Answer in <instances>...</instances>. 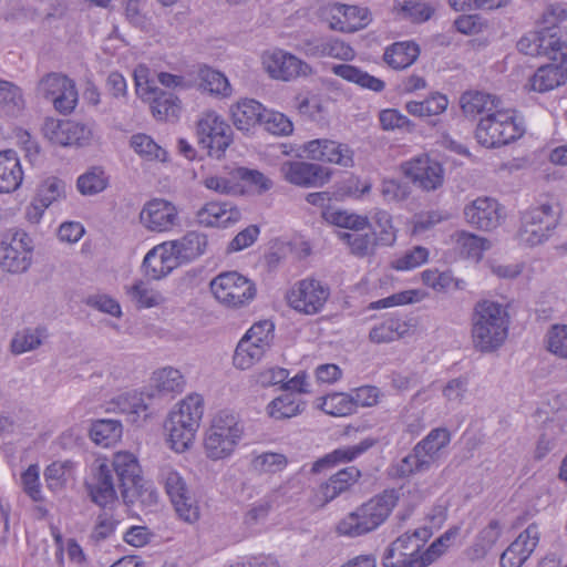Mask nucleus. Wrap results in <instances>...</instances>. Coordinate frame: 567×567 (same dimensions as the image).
<instances>
[{"label":"nucleus","instance_id":"1","mask_svg":"<svg viewBox=\"0 0 567 567\" xmlns=\"http://www.w3.org/2000/svg\"><path fill=\"white\" fill-rule=\"evenodd\" d=\"M471 322L472 342L480 352H494L507 339L509 315L506 307L496 301H478L474 307Z\"/></svg>","mask_w":567,"mask_h":567},{"label":"nucleus","instance_id":"2","mask_svg":"<svg viewBox=\"0 0 567 567\" xmlns=\"http://www.w3.org/2000/svg\"><path fill=\"white\" fill-rule=\"evenodd\" d=\"M204 413V400L197 394H189L168 414L164 429L171 447L183 453L190 447Z\"/></svg>","mask_w":567,"mask_h":567},{"label":"nucleus","instance_id":"3","mask_svg":"<svg viewBox=\"0 0 567 567\" xmlns=\"http://www.w3.org/2000/svg\"><path fill=\"white\" fill-rule=\"evenodd\" d=\"M396 504L393 492H384L349 513L337 525L340 535L359 537L381 526Z\"/></svg>","mask_w":567,"mask_h":567},{"label":"nucleus","instance_id":"4","mask_svg":"<svg viewBox=\"0 0 567 567\" xmlns=\"http://www.w3.org/2000/svg\"><path fill=\"white\" fill-rule=\"evenodd\" d=\"M524 132L516 111L502 104L489 115L481 117L475 130V138L486 148H497L518 140Z\"/></svg>","mask_w":567,"mask_h":567},{"label":"nucleus","instance_id":"5","mask_svg":"<svg viewBox=\"0 0 567 567\" xmlns=\"http://www.w3.org/2000/svg\"><path fill=\"white\" fill-rule=\"evenodd\" d=\"M110 467L116 473L125 504L140 502L143 505H152L157 502L156 492L144 482L137 458L132 453L117 452Z\"/></svg>","mask_w":567,"mask_h":567},{"label":"nucleus","instance_id":"6","mask_svg":"<svg viewBox=\"0 0 567 567\" xmlns=\"http://www.w3.org/2000/svg\"><path fill=\"white\" fill-rule=\"evenodd\" d=\"M244 429L237 416L221 411L212 421L206 432L204 447L210 460H223L231 455Z\"/></svg>","mask_w":567,"mask_h":567},{"label":"nucleus","instance_id":"7","mask_svg":"<svg viewBox=\"0 0 567 567\" xmlns=\"http://www.w3.org/2000/svg\"><path fill=\"white\" fill-rule=\"evenodd\" d=\"M558 219L559 209L549 203L528 209L522 216L519 240L530 247L543 244L550 237Z\"/></svg>","mask_w":567,"mask_h":567},{"label":"nucleus","instance_id":"8","mask_svg":"<svg viewBox=\"0 0 567 567\" xmlns=\"http://www.w3.org/2000/svg\"><path fill=\"white\" fill-rule=\"evenodd\" d=\"M198 145L209 156L220 158L233 142V130L216 112L202 114L196 125Z\"/></svg>","mask_w":567,"mask_h":567},{"label":"nucleus","instance_id":"9","mask_svg":"<svg viewBox=\"0 0 567 567\" xmlns=\"http://www.w3.org/2000/svg\"><path fill=\"white\" fill-rule=\"evenodd\" d=\"M210 290L215 298L229 308L248 305L256 296V287L251 280L237 271L223 272L210 281Z\"/></svg>","mask_w":567,"mask_h":567},{"label":"nucleus","instance_id":"10","mask_svg":"<svg viewBox=\"0 0 567 567\" xmlns=\"http://www.w3.org/2000/svg\"><path fill=\"white\" fill-rule=\"evenodd\" d=\"M432 536L427 527L415 529L413 533H405L398 537L385 550L382 563L384 567H411L415 559H423V548L426 540Z\"/></svg>","mask_w":567,"mask_h":567},{"label":"nucleus","instance_id":"11","mask_svg":"<svg viewBox=\"0 0 567 567\" xmlns=\"http://www.w3.org/2000/svg\"><path fill=\"white\" fill-rule=\"evenodd\" d=\"M330 296V289L321 281L307 278L297 281L287 292L288 305L296 311L313 316L319 313Z\"/></svg>","mask_w":567,"mask_h":567},{"label":"nucleus","instance_id":"12","mask_svg":"<svg viewBox=\"0 0 567 567\" xmlns=\"http://www.w3.org/2000/svg\"><path fill=\"white\" fill-rule=\"evenodd\" d=\"M161 480L178 516L187 523H195L199 518V508L183 476L167 465L161 470Z\"/></svg>","mask_w":567,"mask_h":567},{"label":"nucleus","instance_id":"13","mask_svg":"<svg viewBox=\"0 0 567 567\" xmlns=\"http://www.w3.org/2000/svg\"><path fill=\"white\" fill-rule=\"evenodd\" d=\"M519 52L530 56H546L560 64L567 63V44L556 33L542 29L530 31L517 42Z\"/></svg>","mask_w":567,"mask_h":567},{"label":"nucleus","instance_id":"14","mask_svg":"<svg viewBox=\"0 0 567 567\" xmlns=\"http://www.w3.org/2000/svg\"><path fill=\"white\" fill-rule=\"evenodd\" d=\"M38 93L53 103L54 109L62 113H71L78 103V91L74 82L60 73H49L38 84Z\"/></svg>","mask_w":567,"mask_h":567},{"label":"nucleus","instance_id":"15","mask_svg":"<svg viewBox=\"0 0 567 567\" xmlns=\"http://www.w3.org/2000/svg\"><path fill=\"white\" fill-rule=\"evenodd\" d=\"M279 173L287 183L303 188L321 187L331 178L329 168L306 161H284Z\"/></svg>","mask_w":567,"mask_h":567},{"label":"nucleus","instance_id":"16","mask_svg":"<svg viewBox=\"0 0 567 567\" xmlns=\"http://www.w3.org/2000/svg\"><path fill=\"white\" fill-rule=\"evenodd\" d=\"M31 239L18 229H9L2 239V270L11 274L25 271L31 265Z\"/></svg>","mask_w":567,"mask_h":567},{"label":"nucleus","instance_id":"17","mask_svg":"<svg viewBox=\"0 0 567 567\" xmlns=\"http://www.w3.org/2000/svg\"><path fill=\"white\" fill-rule=\"evenodd\" d=\"M401 171L414 185L426 192L437 189L444 181L442 165L427 155H420L402 163Z\"/></svg>","mask_w":567,"mask_h":567},{"label":"nucleus","instance_id":"18","mask_svg":"<svg viewBox=\"0 0 567 567\" xmlns=\"http://www.w3.org/2000/svg\"><path fill=\"white\" fill-rule=\"evenodd\" d=\"M307 156L317 162L339 165L350 168L354 165V152L346 143L329 138L311 140L303 144Z\"/></svg>","mask_w":567,"mask_h":567},{"label":"nucleus","instance_id":"19","mask_svg":"<svg viewBox=\"0 0 567 567\" xmlns=\"http://www.w3.org/2000/svg\"><path fill=\"white\" fill-rule=\"evenodd\" d=\"M262 63L269 75L277 80L289 81L312 73L308 63L282 50L265 54Z\"/></svg>","mask_w":567,"mask_h":567},{"label":"nucleus","instance_id":"20","mask_svg":"<svg viewBox=\"0 0 567 567\" xmlns=\"http://www.w3.org/2000/svg\"><path fill=\"white\" fill-rule=\"evenodd\" d=\"M464 217L470 225L488 231L501 225L504 215L496 199L478 197L464 207Z\"/></svg>","mask_w":567,"mask_h":567},{"label":"nucleus","instance_id":"21","mask_svg":"<svg viewBox=\"0 0 567 567\" xmlns=\"http://www.w3.org/2000/svg\"><path fill=\"white\" fill-rule=\"evenodd\" d=\"M85 485L92 502L96 505L106 507L116 501L112 468L105 462H96Z\"/></svg>","mask_w":567,"mask_h":567},{"label":"nucleus","instance_id":"22","mask_svg":"<svg viewBox=\"0 0 567 567\" xmlns=\"http://www.w3.org/2000/svg\"><path fill=\"white\" fill-rule=\"evenodd\" d=\"M539 537L537 524L528 525L502 554L501 567H522L537 547Z\"/></svg>","mask_w":567,"mask_h":567},{"label":"nucleus","instance_id":"23","mask_svg":"<svg viewBox=\"0 0 567 567\" xmlns=\"http://www.w3.org/2000/svg\"><path fill=\"white\" fill-rule=\"evenodd\" d=\"M140 219L152 231H166L176 225L178 215L172 203L155 198L145 204Z\"/></svg>","mask_w":567,"mask_h":567},{"label":"nucleus","instance_id":"24","mask_svg":"<svg viewBox=\"0 0 567 567\" xmlns=\"http://www.w3.org/2000/svg\"><path fill=\"white\" fill-rule=\"evenodd\" d=\"M361 477V471L355 466L344 467L331 475L329 480L322 483L316 494V501L319 506L332 502L340 495L349 492Z\"/></svg>","mask_w":567,"mask_h":567},{"label":"nucleus","instance_id":"25","mask_svg":"<svg viewBox=\"0 0 567 567\" xmlns=\"http://www.w3.org/2000/svg\"><path fill=\"white\" fill-rule=\"evenodd\" d=\"M136 92L143 97L152 101L153 114L159 120L176 117L179 112V100L173 93L164 92L150 85L148 81L144 83L141 78L135 75Z\"/></svg>","mask_w":567,"mask_h":567},{"label":"nucleus","instance_id":"26","mask_svg":"<svg viewBox=\"0 0 567 567\" xmlns=\"http://www.w3.org/2000/svg\"><path fill=\"white\" fill-rule=\"evenodd\" d=\"M241 218L240 210L228 202H209L206 203L196 213V220L204 227H223L227 228Z\"/></svg>","mask_w":567,"mask_h":567},{"label":"nucleus","instance_id":"27","mask_svg":"<svg viewBox=\"0 0 567 567\" xmlns=\"http://www.w3.org/2000/svg\"><path fill=\"white\" fill-rule=\"evenodd\" d=\"M328 20L333 30L354 32L367 25L369 11L358 6L333 4L329 9Z\"/></svg>","mask_w":567,"mask_h":567},{"label":"nucleus","instance_id":"28","mask_svg":"<svg viewBox=\"0 0 567 567\" xmlns=\"http://www.w3.org/2000/svg\"><path fill=\"white\" fill-rule=\"evenodd\" d=\"M178 265L176 256L169 249L168 243H163L146 254L142 268L148 278L158 280L167 276Z\"/></svg>","mask_w":567,"mask_h":567},{"label":"nucleus","instance_id":"29","mask_svg":"<svg viewBox=\"0 0 567 567\" xmlns=\"http://www.w3.org/2000/svg\"><path fill=\"white\" fill-rule=\"evenodd\" d=\"M264 112L262 104L254 99H243L230 106L233 124L243 132H249L256 125H260Z\"/></svg>","mask_w":567,"mask_h":567},{"label":"nucleus","instance_id":"30","mask_svg":"<svg viewBox=\"0 0 567 567\" xmlns=\"http://www.w3.org/2000/svg\"><path fill=\"white\" fill-rule=\"evenodd\" d=\"M460 105L465 116H487L502 105V101L489 93L468 91L461 95Z\"/></svg>","mask_w":567,"mask_h":567},{"label":"nucleus","instance_id":"31","mask_svg":"<svg viewBox=\"0 0 567 567\" xmlns=\"http://www.w3.org/2000/svg\"><path fill=\"white\" fill-rule=\"evenodd\" d=\"M167 243L178 264L198 258L206 251L208 246L207 236L197 231H188L181 239Z\"/></svg>","mask_w":567,"mask_h":567},{"label":"nucleus","instance_id":"32","mask_svg":"<svg viewBox=\"0 0 567 567\" xmlns=\"http://www.w3.org/2000/svg\"><path fill=\"white\" fill-rule=\"evenodd\" d=\"M566 70L559 64H547L539 66L530 78L528 87L532 91L544 93L564 84Z\"/></svg>","mask_w":567,"mask_h":567},{"label":"nucleus","instance_id":"33","mask_svg":"<svg viewBox=\"0 0 567 567\" xmlns=\"http://www.w3.org/2000/svg\"><path fill=\"white\" fill-rule=\"evenodd\" d=\"M419 54L420 48L415 42L402 41L388 47L383 60L390 68L401 70L413 64Z\"/></svg>","mask_w":567,"mask_h":567},{"label":"nucleus","instance_id":"34","mask_svg":"<svg viewBox=\"0 0 567 567\" xmlns=\"http://www.w3.org/2000/svg\"><path fill=\"white\" fill-rule=\"evenodd\" d=\"M375 444L373 439H364L357 445L337 449L313 463L311 471L319 473L322 468L340 462H350L367 452Z\"/></svg>","mask_w":567,"mask_h":567},{"label":"nucleus","instance_id":"35","mask_svg":"<svg viewBox=\"0 0 567 567\" xmlns=\"http://www.w3.org/2000/svg\"><path fill=\"white\" fill-rule=\"evenodd\" d=\"M451 441V434L445 427L433 429L422 441L415 446L427 461L430 466L440 458L441 452Z\"/></svg>","mask_w":567,"mask_h":567},{"label":"nucleus","instance_id":"36","mask_svg":"<svg viewBox=\"0 0 567 567\" xmlns=\"http://www.w3.org/2000/svg\"><path fill=\"white\" fill-rule=\"evenodd\" d=\"M126 295L136 309L158 307L165 302V297L143 280L126 287Z\"/></svg>","mask_w":567,"mask_h":567},{"label":"nucleus","instance_id":"37","mask_svg":"<svg viewBox=\"0 0 567 567\" xmlns=\"http://www.w3.org/2000/svg\"><path fill=\"white\" fill-rule=\"evenodd\" d=\"M48 337V329L44 326L24 328L14 334L10 344L11 351L14 354L33 351L40 348Z\"/></svg>","mask_w":567,"mask_h":567},{"label":"nucleus","instance_id":"38","mask_svg":"<svg viewBox=\"0 0 567 567\" xmlns=\"http://www.w3.org/2000/svg\"><path fill=\"white\" fill-rule=\"evenodd\" d=\"M23 181V171L17 153L12 150L2 151V193L17 190Z\"/></svg>","mask_w":567,"mask_h":567},{"label":"nucleus","instance_id":"39","mask_svg":"<svg viewBox=\"0 0 567 567\" xmlns=\"http://www.w3.org/2000/svg\"><path fill=\"white\" fill-rule=\"evenodd\" d=\"M332 71L343 80L353 82L361 87L369 89L373 92H381L385 86V83L381 79L370 75L368 72H364L351 64L334 65Z\"/></svg>","mask_w":567,"mask_h":567},{"label":"nucleus","instance_id":"40","mask_svg":"<svg viewBox=\"0 0 567 567\" xmlns=\"http://www.w3.org/2000/svg\"><path fill=\"white\" fill-rule=\"evenodd\" d=\"M147 408L143 394L133 392L114 398L107 410L126 414L130 422H136L141 413L147 411Z\"/></svg>","mask_w":567,"mask_h":567},{"label":"nucleus","instance_id":"41","mask_svg":"<svg viewBox=\"0 0 567 567\" xmlns=\"http://www.w3.org/2000/svg\"><path fill=\"white\" fill-rule=\"evenodd\" d=\"M303 409L305 402L293 393H286L268 404L267 413L275 420H286L300 414Z\"/></svg>","mask_w":567,"mask_h":567},{"label":"nucleus","instance_id":"42","mask_svg":"<svg viewBox=\"0 0 567 567\" xmlns=\"http://www.w3.org/2000/svg\"><path fill=\"white\" fill-rule=\"evenodd\" d=\"M123 433L122 423L117 420L102 419L92 424L91 439L99 445L110 446L116 443Z\"/></svg>","mask_w":567,"mask_h":567},{"label":"nucleus","instance_id":"43","mask_svg":"<svg viewBox=\"0 0 567 567\" xmlns=\"http://www.w3.org/2000/svg\"><path fill=\"white\" fill-rule=\"evenodd\" d=\"M502 529L503 527L498 520H491L488 525L480 532L475 544L471 547V559L484 558L501 537Z\"/></svg>","mask_w":567,"mask_h":567},{"label":"nucleus","instance_id":"44","mask_svg":"<svg viewBox=\"0 0 567 567\" xmlns=\"http://www.w3.org/2000/svg\"><path fill=\"white\" fill-rule=\"evenodd\" d=\"M408 331L409 327L404 321L389 318L374 326L369 333V338L374 343L391 342L402 338Z\"/></svg>","mask_w":567,"mask_h":567},{"label":"nucleus","instance_id":"45","mask_svg":"<svg viewBox=\"0 0 567 567\" xmlns=\"http://www.w3.org/2000/svg\"><path fill=\"white\" fill-rule=\"evenodd\" d=\"M153 384L158 394L168 395L182 392L185 380L177 369L169 367L154 373Z\"/></svg>","mask_w":567,"mask_h":567},{"label":"nucleus","instance_id":"46","mask_svg":"<svg viewBox=\"0 0 567 567\" xmlns=\"http://www.w3.org/2000/svg\"><path fill=\"white\" fill-rule=\"evenodd\" d=\"M339 237L349 245L351 254L360 258L373 255L375 247L381 246L375 231L371 234L340 233Z\"/></svg>","mask_w":567,"mask_h":567},{"label":"nucleus","instance_id":"47","mask_svg":"<svg viewBox=\"0 0 567 567\" xmlns=\"http://www.w3.org/2000/svg\"><path fill=\"white\" fill-rule=\"evenodd\" d=\"M25 109L22 90L8 81L2 80V115L18 117Z\"/></svg>","mask_w":567,"mask_h":567},{"label":"nucleus","instance_id":"48","mask_svg":"<svg viewBox=\"0 0 567 567\" xmlns=\"http://www.w3.org/2000/svg\"><path fill=\"white\" fill-rule=\"evenodd\" d=\"M460 527H452L435 539L424 551L423 559H415L411 567H426L439 558L451 546L452 540L458 535Z\"/></svg>","mask_w":567,"mask_h":567},{"label":"nucleus","instance_id":"49","mask_svg":"<svg viewBox=\"0 0 567 567\" xmlns=\"http://www.w3.org/2000/svg\"><path fill=\"white\" fill-rule=\"evenodd\" d=\"M200 85L205 91L213 94L229 96L231 93L230 84L227 78L219 71L204 66L199 69Z\"/></svg>","mask_w":567,"mask_h":567},{"label":"nucleus","instance_id":"50","mask_svg":"<svg viewBox=\"0 0 567 567\" xmlns=\"http://www.w3.org/2000/svg\"><path fill=\"white\" fill-rule=\"evenodd\" d=\"M131 147L147 161L166 159V151L146 134H135L131 137Z\"/></svg>","mask_w":567,"mask_h":567},{"label":"nucleus","instance_id":"51","mask_svg":"<svg viewBox=\"0 0 567 567\" xmlns=\"http://www.w3.org/2000/svg\"><path fill=\"white\" fill-rule=\"evenodd\" d=\"M265 353L266 351H264L260 346L256 347L247 338L243 337L235 351L234 364L241 370L249 369L252 364L258 362Z\"/></svg>","mask_w":567,"mask_h":567},{"label":"nucleus","instance_id":"52","mask_svg":"<svg viewBox=\"0 0 567 567\" xmlns=\"http://www.w3.org/2000/svg\"><path fill=\"white\" fill-rule=\"evenodd\" d=\"M431 468L427 461L423 457L417 447L414 446L411 453L404 456L395 465V475L399 477H408L413 474L424 473Z\"/></svg>","mask_w":567,"mask_h":567},{"label":"nucleus","instance_id":"53","mask_svg":"<svg viewBox=\"0 0 567 567\" xmlns=\"http://www.w3.org/2000/svg\"><path fill=\"white\" fill-rule=\"evenodd\" d=\"M320 408L327 414L333 416H346L354 413V403L350 394L333 393L321 399Z\"/></svg>","mask_w":567,"mask_h":567},{"label":"nucleus","instance_id":"54","mask_svg":"<svg viewBox=\"0 0 567 567\" xmlns=\"http://www.w3.org/2000/svg\"><path fill=\"white\" fill-rule=\"evenodd\" d=\"M456 243L461 254L474 259H480L482 252L489 248V241L487 239L467 231L458 233Z\"/></svg>","mask_w":567,"mask_h":567},{"label":"nucleus","instance_id":"55","mask_svg":"<svg viewBox=\"0 0 567 567\" xmlns=\"http://www.w3.org/2000/svg\"><path fill=\"white\" fill-rule=\"evenodd\" d=\"M66 185L56 177L47 178L38 188L37 198L49 208L54 202L65 197Z\"/></svg>","mask_w":567,"mask_h":567},{"label":"nucleus","instance_id":"56","mask_svg":"<svg viewBox=\"0 0 567 567\" xmlns=\"http://www.w3.org/2000/svg\"><path fill=\"white\" fill-rule=\"evenodd\" d=\"M107 178L104 171L100 167H93L87 173L78 178V189L83 195H94L105 189Z\"/></svg>","mask_w":567,"mask_h":567},{"label":"nucleus","instance_id":"57","mask_svg":"<svg viewBox=\"0 0 567 567\" xmlns=\"http://www.w3.org/2000/svg\"><path fill=\"white\" fill-rule=\"evenodd\" d=\"M260 125L274 135H289L293 131L292 122L285 114L266 109Z\"/></svg>","mask_w":567,"mask_h":567},{"label":"nucleus","instance_id":"58","mask_svg":"<svg viewBox=\"0 0 567 567\" xmlns=\"http://www.w3.org/2000/svg\"><path fill=\"white\" fill-rule=\"evenodd\" d=\"M287 457L281 453L266 452L255 456L251 466L259 473H276L287 465Z\"/></svg>","mask_w":567,"mask_h":567},{"label":"nucleus","instance_id":"59","mask_svg":"<svg viewBox=\"0 0 567 567\" xmlns=\"http://www.w3.org/2000/svg\"><path fill=\"white\" fill-rule=\"evenodd\" d=\"M66 125L68 120L47 117L43 121L41 132L51 144L66 147Z\"/></svg>","mask_w":567,"mask_h":567},{"label":"nucleus","instance_id":"60","mask_svg":"<svg viewBox=\"0 0 567 567\" xmlns=\"http://www.w3.org/2000/svg\"><path fill=\"white\" fill-rule=\"evenodd\" d=\"M547 349L553 354L567 359V324H554L546 334Z\"/></svg>","mask_w":567,"mask_h":567},{"label":"nucleus","instance_id":"61","mask_svg":"<svg viewBox=\"0 0 567 567\" xmlns=\"http://www.w3.org/2000/svg\"><path fill=\"white\" fill-rule=\"evenodd\" d=\"M68 146L83 147L91 143L93 132L85 123L68 120L66 125Z\"/></svg>","mask_w":567,"mask_h":567},{"label":"nucleus","instance_id":"62","mask_svg":"<svg viewBox=\"0 0 567 567\" xmlns=\"http://www.w3.org/2000/svg\"><path fill=\"white\" fill-rule=\"evenodd\" d=\"M373 220L379 229L377 234V239L379 240L381 246H391L395 239V230L392 226L391 216L389 213L384 210H378L373 215Z\"/></svg>","mask_w":567,"mask_h":567},{"label":"nucleus","instance_id":"63","mask_svg":"<svg viewBox=\"0 0 567 567\" xmlns=\"http://www.w3.org/2000/svg\"><path fill=\"white\" fill-rule=\"evenodd\" d=\"M560 431V427L554 422L546 423L535 450V457L537 460L544 458L555 447L556 439Z\"/></svg>","mask_w":567,"mask_h":567},{"label":"nucleus","instance_id":"64","mask_svg":"<svg viewBox=\"0 0 567 567\" xmlns=\"http://www.w3.org/2000/svg\"><path fill=\"white\" fill-rule=\"evenodd\" d=\"M429 251L426 248L416 246L398 258L393 267L398 270H410L416 268L427 260Z\"/></svg>","mask_w":567,"mask_h":567}]
</instances>
